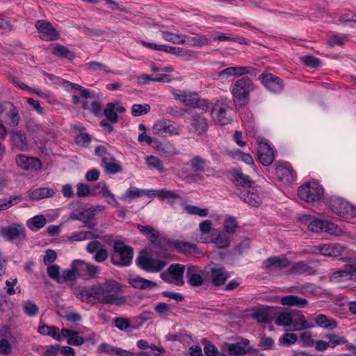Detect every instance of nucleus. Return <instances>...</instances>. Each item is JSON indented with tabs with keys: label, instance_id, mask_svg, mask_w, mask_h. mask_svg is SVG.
<instances>
[{
	"label": "nucleus",
	"instance_id": "obj_1",
	"mask_svg": "<svg viewBox=\"0 0 356 356\" xmlns=\"http://www.w3.org/2000/svg\"><path fill=\"white\" fill-rule=\"evenodd\" d=\"M95 300L109 305L121 306L126 302L124 296L120 295V284L115 280H106L95 285Z\"/></svg>",
	"mask_w": 356,
	"mask_h": 356
},
{
	"label": "nucleus",
	"instance_id": "obj_2",
	"mask_svg": "<svg viewBox=\"0 0 356 356\" xmlns=\"http://www.w3.org/2000/svg\"><path fill=\"white\" fill-rule=\"evenodd\" d=\"M114 252L111 257L113 264L117 266H129L133 259V250L123 242L115 241L113 245Z\"/></svg>",
	"mask_w": 356,
	"mask_h": 356
},
{
	"label": "nucleus",
	"instance_id": "obj_3",
	"mask_svg": "<svg viewBox=\"0 0 356 356\" xmlns=\"http://www.w3.org/2000/svg\"><path fill=\"white\" fill-rule=\"evenodd\" d=\"M329 209L343 218H350L355 216L356 210L348 202L340 197H333L327 202Z\"/></svg>",
	"mask_w": 356,
	"mask_h": 356
},
{
	"label": "nucleus",
	"instance_id": "obj_4",
	"mask_svg": "<svg viewBox=\"0 0 356 356\" xmlns=\"http://www.w3.org/2000/svg\"><path fill=\"white\" fill-rule=\"evenodd\" d=\"M298 194L300 199L312 202L321 198L323 195V188L318 183L309 181L298 188Z\"/></svg>",
	"mask_w": 356,
	"mask_h": 356
},
{
	"label": "nucleus",
	"instance_id": "obj_5",
	"mask_svg": "<svg viewBox=\"0 0 356 356\" xmlns=\"http://www.w3.org/2000/svg\"><path fill=\"white\" fill-rule=\"evenodd\" d=\"M220 350L222 356H243L250 353L252 348L249 340L243 339L235 343H225Z\"/></svg>",
	"mask_w": 356,
	"mask_h": 356
},
{
	"label": "nucleus",
	"instance_id": "obj_6",
	"mask_svg": "<svg viewBox=\"0 0 356 356\" xmlns=\"http://www.w3.org/2000/svg\"><path fill=\"white\" fill-rule=\"evenodd\" d=\"M202 273L205 280H211L214 286L224 284L229 277V274L224 268L215 264L206 266Z\"/></svg>",
	"mask_w": 356,
	"mask_h": 356
},
{
	"label": "nucleus",
	"instance_id": "obj_7",
	"mask_svg": "<svg viewBox=\"0 0 356 356\" xmlns=\"http://www.w3.org/2000/svg\"><path fill=\"white\" fill-rule=\"evenodd\" d=\"M185 270L184 265L179 264H172L169 266L168 272L161 274V278L165 282L177 286H182L184 284L183 276Z\"/></svg>",
	"mask_w": 356,
	"mask_h": 356
},
{
	"label": "nucleus",
	"instance_id": "obj_8",
	"mask_svg": "<svg viewBox=\"0 0 356 356\" xmlns=\"http://www.w3.org/2000/svg\"><path fill=\"white\" fill-rule=\"evenodd\" d=\"M254 86L248 77H243L236 81L232 89V95L238 99H246Z\"/></svg>",
	"mask_w": 356,
	"mask_h": 356
},
{
	"label": "nucleus",
	"instance_id": "obj_9",
	"mask_svg": "<svg viewBox=\"0 0 356 356\" xmlns=\"http://www.w3.org/2000/svg\"><path fill=\"white\" fill-rule=\"evenodd\" d=\"M35 26L39 32L43 34V35L40 36L42 40L54 41L60 38L59 33L50 22L40 19L36 21Z\"/></svg>",
	"mask_w": 356,
	"mask_h": 356
},
{
	"label": "nucleus",
	"instance_id": "obj_10",
	"mask_svg": "<svg viewBox=\"0 0 356 356\" xmlns=\"http://www.w3.org/2000/svg\"><path fill=\"white\" fill-rule=\"evenodd\" d=\"M0 234L7 241L25 239L26 229L22 224H13L1 229Z\"/></svg>",
	"mask_w": 356,
	"mask_h": 356
},
{
	"label": "nucleus",
	"instance_id": "obj_11",
	"mask_svg": "<svg viewBox=\"0 0 356 356\" xmlns=\"http://www.w3.org/2000/svg\"><path fill=\"white\" fill-rule=\"evenodd\" d=\"M236 195L245 203L252 207H258L261 202V197L258 190L252 186L246 189H238Z\"/></svg>",
	"mask_w": 356,
	"mask_h": 356
},
{
	"label": "nucleus",
	"instance_id": "obj_12",
	"mask_svg": "<svg viewBox=\"0 0 356 356\" xmlns=\"http://www.w3.org/2000/svg\"><path fill=\"white\" fill-rule=\"evenodd\" d=\"M138 264L142 269L150 273L160 271L166 266L165 261L147 256L140 257Z\"/></svg>",
	"mask_w": 356,
	"mask_h": 356
},
{
	"label": "nucleus",
	"instance_id": "obj_13",
	"mask_svg": "<svg viewBox=\"0 0 356 356\" xmlns=\"http://www.w3.org/2000/svg\"><path fill=\"white\" fill-rule=\"evenodd\" d=\"M258 159L263 165L268 166L274 161L275 156L270 145L265 141L258 142L257 147Z\"/></svg>",
	"mask_w": 356,
	"mask_h": 356
},
{
	"label": "nucleus",
	"instance_id": "obj_14",
	"mask_svg": "<svg viewBox=\"0 0 356 356\" xmlns=\"http://www.w3.org/2000/svg\"><path fill=\"white\" fill-rule=\"evenodd\" d=\"M152 131V134H179L180 129L173 121L162 119L155 122Z\"/></svg>",
	"mask_w": 356,
	"mask_h": 356
},
{
	"label": "nucleus",
	"instance_id": "obj_15",
	"mask_svg": "<svg viewBox=\"0 0 356 356\" xmlns=\"http://www.w3.org/2000/svg\"><path fill=\"white\" fill-rule=\"evenodd\" d=\"M355 276H356V260L346 265L344 269L334 272L330 275V280L333 281L345 282L352 280Z\"/></svg>",
	"mask_w": 356,
	"mask_h": 356
},
{
	"label": "nucleus",
	"instance_id": "obj_16",
	"mask_svg": "<svg viewBox=\"0 0 356 356\" xmlns=\"http://www.w3.org/2000/svg\"><path fill=\"white\" fill-rule=\"evenodd\" d=\"M15 161L17 166L25 170H38L42 168V163L39 159L24 154L17 155Z\"/></svg>",
	"mask_w": 356,
	"mask_h": 356
},
{
	"label": "nucleus",
	"instance_id": "obj_17",
	"mask_svg": "<svg viewBox=\"0 0 356 356\" xmlns=\"http://www.w3.org/2000/svg\"><path fill=\"white\" fill-rule=\"evenodd\" d=\"M275 170L280 180L285 184H291L296 179V174L288 163L277 165Z\"/></svg>",
	"mask_w": 356,
	"mask_h": 356
},
{
	"label": "nucleus",
	"instance_id": "obj_18",
	"mask_svg": "<svg viewBox=\"0 0 356 356\" xmlns=\"http://www.w3.org/2000/svg\"><path fill=\"white\" fill-rule=\"evenodd\" d=\"M262 83L273 92H280L284 88V83L278 76L273 74H262L260 76Z\"/></svg>",
	"mask_w": 356,
	"mask_h": 356
},
{
	"label": "nucleus",
	"instance_id": "obj_19",
	"mask_svg": "<svg viewBox=\"0 0 356 356\" xmlns=\"http://www.w3.org/2000/svg\"><path fill=\"white\" fill-rule=\"evenodd\" d=\"M202 273L203 271L197 266H188L186 274L188 282L193 286L202 285L205 280Z\"/></svg>",
	"mask_w": 356,
	"mask_h": 356
},
{
	"label": "nucleus",
	"instance_id": "obj_20",
	"mask_svg": "<svg viewBox=\"0 0 356 356\" xmlns=\"http://www.w3.org/2000/svg\"><path fill=\"white\" fill-rule=\"evenodd\" d=\"M308 227L311 231L314 232L325 231L337 235L341 232V231L339 229L334 223L321 220L312 221L309 224Z\"/></svg>",
	"mask_w": 356,
	"mask_h": 356
},
{
	"label": "nucleus",
	"instance_id": "obj_21",
	"mask_svg": "<svg viewBox=\"0 0 356 356\" xmlns=\"http://www.w3.org/2000/svg\"><path fill=\"white\" fill-rule=\"evenodd\" d=\"M232 181L236 187L246 189L252 186V181L248 175L243 173L241 168H234L231 171Z\"/></svg>",
	"mask_w": 356,
	"mask_h": 356
},
{
	"label": "nucleus",
	"instance_id": "obj_22",
	"mask_svg": "<svg viewBox=\"0 0 356 356\" xmlns=\"http://www.w3.org/2000/svg\"><path fill=\"white\" fill-rule=\"evenodd\" d=\"M289 264L290 262L285 256L270 257L264 262V268L270 271L286 268Z\"/></svg>",
	"mask_w": 356,
	"mask_h": 356
},
{
	"label": "nucleus",
	"instance_id": "obj_23",
	"mask_svg": "<svg viewBox=\"0 0 356 356\" xmlns=\"http://www.w3.org/2000/svg\"><path fill=\"white\" fill-rule=\"evenodd\" d=\"M97 351L99 353H104L111 356H135L136 355L134 352L115 347L106 343L99 345Z\"/></svg>",
	"mask_w": 356,
	"mask_h": 356
},
{
	"label": "nucleus",
	"instance_id": "obj_24",
	"mask_svg": "<svg viewBox=\"0 0 356 356\" xmlns=\"http://www.w3.org/2000/svg\"><path fill=\"white\" fill-rule=\"evenodd\" d=\"M102 166L108 174H116L122 171L120 163L111 155H105L102 159Z\"/></svg>",
	"mask_w": 356,
	"mask_h": 356
},
{
	"label": "nucleus",
	"instance_id": "obj_25",
	"mask_svg": "<svg viewBox=\"0 0 356 356\" xmlns=\"http://www.w3.org/2000/svg\"><path fill=\"white\" fill-rule=\"evenodd\" d=\"M5 111L6 113L7 120L6 124L11 127H15L18 125L19 120V115L16 106L11 102H5Z\"/></svg>",
	"mask_w": 356,
	"mask_h": 356
},
{
	"label": "nucleus",
	"instance_id": "obj_26",
	"mask_svg": "<svg viewBox=\"0 0 356 356\" xmlns=\"http://www.w3.org/2000/svg\"><path fill=\"white\" fill-rule=\"evenodd\" d=\"M229 235L219 229H213L211 233V242L218 248H226L229 245Z\"/></svg>",
	"mask_w": 356,
	"mask_h": 356
},
{
	"label": "nucleus",
	"instance_id": "obj_27",
	"mask_svg": "<svg viewBox=\"0 0 356 356\" xmlns=\"http://www.w3.org/2000/svg\"><path fill=\"white\" fill-rule=\"evenodd\" d=\"M56 193L54 188L41 187L29 191V196L32 200H40L44 198L51 197Z\"/></svg>",
	"mask_w": 356,
	"mask_h": 356
},
{
	"label": "nucleus",
	"instance_id": "obj_28",
	"mask_svg": "<svg viewBox=\"0 0 356 356\" xmlns=\"http://www.w3.org/2000/svg\"><path fill=\"white\" fill-rule=\"evenodd\" d=\"M313 322L315 325H316L327 330H333L338 326L334 319L321 314L313 317Z\"/></svg>",
	"mask_w": 356,
	"mask_h": 356
},
{
	"label": "nucleus",
	"instance_id": "obj_29",
	"mask_svg": "<svg viewBox=\"0 0 356 356\" xmlns=\"http://www.w3.org/2000/svg\"><path fill=\"white\" fill-rule=\"evenodd\" d=\"M290 273L295 275H314L316 273V270L313 267L309 266L306 261H300L296 264L290 268Z\"/></svg>",
	"mask_w": 356,
	"mask_h": 356
},
{
	"label": "nucleus",
	"instance_id": "obj_30",
	"mask_svg": "<svg viewBox=\"0 0 356 356\" xmlns=\"http://www.w3.org/2000/svg\"><path fill=\"white\" fill-rule=\"evenodd\" d=\"M321 254L325 257H338L343 254L345 248L338 243L322 244Z\"/></svg>",
	"mask_w": 356,
	"mask_h": 356
},
{
	"label": "nucleus",
	"instance_id": "obj_31",
	"mask_svg": "<svg viewBox=\"0 0 356 356\" xmlns=\"http://www.w3.org/2000/svg\"><path fill=\"white\" fill-rule=\"evenodd\" d=\"M10 141L14 148L21 151H27L32 146L26 135H11Z\"/></svg>",
	"mask_w": 356,
	"mask_h": 356
},
{
	"label": "nucleus",
	"instance_id": "obj_32",
	"mask_svg": "<svg viewBox=\"0 0 356 356\" xmlns=\"http://www.w3.org/2000/svg\"><path fill=\"white\" fill-rule=\"evenodd\" d=\"M129 283L133 287L140 289H150L156 286V282L146 280L140 276L130 278Z\"/></svg>",
	"mask_w": 356,
	"mask_h": 356
},
{
	"label": "nucleus",
	"instance_id": "obj_33",
	"mask_svg": "<svg viewBox=\"0 0 356 356\" xmlns=\"http://www.w3.org/2000/svg\"><path fill=\"white\" fill-rule=\"evenodd\" d=\"M150 195L156 196L158 197L163 198L168 200V202L172 204L174 200L179 198V194L175 191H170L167 189H160V190H152L149 191Z\"/></svg>",
	"mask_w": 356,
	"mask_h": 356
},
{
	"label": "nucleus",
	"instance_id": "obj_34",
	"mask_svg": "<svg viewBox=\"0 0 356 356\" xmlns=\"http://www.w3.org/2000/svg\"><path fill=\"white\" fill-rule=\"evenodd\" d=\"M92 229V231L88 232H74L69 237V240L70 241H81L98 238L100 232L98 229Z\"/></svg>",
	"mask_w": 356,
	"mask_h": 356
},
{
	"label": "nucleus",
	"instance_id": "obj_35",
	"mask_svg": "<svg viewBox=\"0 0 356 356\" xmlns=\"http://www.w3.org/2000/svg\"><path fill=\"white\" fill-rule=\"evenodd\" d=\"M191 126L194 132L202 134L208 130L209 124L207 120L200 115H194L192 118Z\"/></svg>",
	"mask_w": 356,
	"mask_h": 356
},
{
	"label": "nucleus",
	"instance_id": "obj_36",
	"mask_svg": "<svg viewBox=\"0 0 356 356\" xmlns=\"http://www.w3.org/2000/svg\"><path fill=\"white\" fill-rule=\"evenodd\" d=\"M47 224V219L43 215H37L26 221V226L33 232H37Z\"/></svg>",
	"mask_w": 356,
	"mask_h": 356
},
{
	"label": "nucleus",
	"instance_id": "obj_37",
	"mask_svg": "<svg viewBox=\"0 0 356 356\" xmlns=\"http://www.w3.org/2000/svg\"><path fill=\"white\" fill-rule=\"evenodd\" d=\"M281 303L283 305L287 306H298L304 307L308 303L307 300L305 298H300L297 296H286L281 298Z\"/></svg>",
	"mask_w": 356,
	"mask_h": 356
},
{
	"label": "nucleus",
	"instance_id": "obj_38",
	"mask_svg": "<svg viewBox=\"0 0 356 356\" xmlns=\"http://www.w3.org/2000/svg\"><path fill=\"white\" fill-rule=\"evenodd\" d=\"M138 228L141 233L145 234L146 237L154 244L160 245L159 232L151 227H145L138 225Z\"/></svg>",
	"mask_w": 356,
	"mask_h": 356
},
{
	"label": "nucleus",
	"instance_id": "obj_39",
	"mask_svg": "<svg viewBox=\"0 0 356 356\" xmlns=\"http://www.w3.org/2000/svg\"><path fill=\"white\" fill-rule=\"evenodd\" d=\"M97 188H101V193L104 198H106L108 204L118 207L119 203L115 198L114 195L108 189V187L105 182H99L96 185Z\"/></svg>",
	"mask_w": 356,
	"mask_h": 356
},
{
	"label": "nucleus",
	"instance_id": "obj_40",
	"mask_svg": "<svg viewBox=\"0 0 356 356\" xmlns=\"http://www.w3.org/2000/svg\"><path fill=\"white\" fill-rule=\"evenodd\" d=\"M293 323L296 330H301L315 327L313 318L306 319L302 314L298 315L297 318L293 321Z\"/></svg>",
	"mask_w": 356,
	"mask_h": 356
},
{
	"label": "nucleus",
	"instance_id": "obj_41",
	"mask_svg": "<svg viewBox=\"0 0 356 356\" xmlns=\"http://www.w3.org/2000/svg\"><path fill=\"white\" fill-rule=\"evenodd\" d=\"M51 53L57 57L72 60L75 58V54L70 51L66 47L61 44H56L51 49Z\"/></svg>",
	"mask_w": 356,
	"mask_h": 356
},
{
	"label": "nucleus",
	"instance_id": "obj_42",
	"mask_svg": "<svg viewBox=\"0 0 356 356\" xmlns=\"http://www.w3.org/2000/svg\"><path fill=\"white\" fill-rule=\"evenodd\" d=\"M95 285L92 286L80 287L77 289L76 296L82 301L95 300Z\"/></svg>",
	"mask_w": 356,
	"mask_h": 356
},
{
	"label": "nucleus",
	"instance_id": "obj_43",
	"mask_svg": "<svg viewBox=\"0 0 356 356\" xmlns=\"http://www.w3.org/2000/svg\"><path fill=\"white\" fill-rule=\"evenodd\" d=\"M173 246L181 252L192 254L197 251L195 244L182 241H175L173 242Z\"/></svg>",
	"mask_w": 356,
	"mask_h": 356
},
{
	"label": "nucleus",
	"instance_id": "obj_44",
	"mask_svg": "<svg viewBox=\"0 0 356 356\" xmlns=\"http://www.w3.org/2000/svg\"><path fill=\"white\" fill-rule=\"evenodd\" d=\"M251 69L252 68L250 67H229L218 72V75L222 76L226 74L228 76H241L244 74L250 73Z\"/></svg>",
	"mask_w": 356,
	"mask_h": 356
},
{
	"label": "nucleus",
	"instance_id": "obj_45",
	"mask_svg": "<svg viewBox=\"0 0 356 356\" xmlns=\"http://www.w3.org/2000/svg\"><path fill=\"white\" fill-rule=\"evenodd\" d=\"M38 332L45 336H50L56 340L60 341L61 336L59 334V329L55 326L41 325L38 327Z\"/></svg>",
	"mask_w": 356,
	"mask_h": 356
},
{
	"label": "nucleus",
	"instance_id": "obj_46",
	"mask_svg": "<svg viewBox=\"0 0 356 356\" xmlns=\"http://www.w3.org/2000/svg\"><path fill=\"white\" fill-rule=\"evenodd\" d=\"M79 220L85 224L86 227L90 229H94L96 226V222L92 221L94 217V212L91 211V209H86L81 212H79Z\"/></svg>",
	"mask_w": 356,
	"mask_h": 356
},
{
	"label": "nucleus",
	"instance_id": "obj_47",
	"mask_svg": "<svg viewBox=\"0 0 356 356\" xmlns=\"http://www.w3.org/2000/svg\"><path fill=\"white\" fill-rule=\"evenodd\" d=\"M144 195H150L149 191L140 190L136 187H131L127 189L126 193L122 196L121 199L124 200H131Z\"/></svg>",
	"mask_w": 356,
	"mask_h": 356
},
{
	"label": "nucleus",
	"instance_id": "obj_48",
	"mask_svg": "<svg viewBox=\"0 0 356 356\" xmlns=\"http://www.w3.org/2000/svg\"><path fill=\"white\" fill-rule=\"evenodd\" d=\"M180 101L186 106H190L194 108L200 106L199 104L200 98L196 93L181 95L180 97Z\"/></svg>",
	"mask_w": 356,
	"mask_h": 356
},
{
	"label": "nucleus",
	"instance_id": "obj_49",
	"mask_svg": "<svg viewBox=\"0 0 356 356\" xmlns=\"http://www.w3.org/2000/svg\"><path fill=\"white\" fill-rule=\"evenodd\" d=\"M229 154L234 159L243 161L246 164L252 165L254 163V160L249 154L243 153L239 150H232L229 152Z\"/></svg>",
	"mask_w": 356,
	"mask_h": 356
},
{
	"label": "nucleus",
	"instance_id": "obj_50",
	"mask_svg": "<svg viewBox=\"0 0 356 356\" xmlns=\"http://www.w3.org/2000/svg\"><path fill=\"white\" fill-rule=\"evenodd\" d=\"M183 38L185 40L187 38L189 44L195 47H202L203 45H209L211 43V40L207 38L204 35L196 36V37H188L183 35Z\"/></svg>",
	"mask_w": 356,
	"mask_h": 356
},
{
	"label": "nucleus",
	"instance_id": "obj_51",
	"mask_svg": "<svg viewBox=\"0 0 356 356\" xmlns=\"http://www.w3.org/2000/svg\"><path fill=\"white\" fill-rule=\"evenodd\" d=\"M104 114L110 122L116 123L118 122V115L115 111V106L113 102L106 104Z\"/></svg>",
	"mask_w": 356,
	"mask_h": 356
},
{
	"label": "nucleus",
	"instance_id": "obj_52",
	"mask_svg": "<svg viewBox=\"0 0 356 356\" xmlns=\"http://www.w3.org/2000/svg\"><path fill=\"white\" fill-rule=\"evenodd\" d=\"M216 111V115L214 117L215 121L219 125H225L227 124L229 121V119L226 117V109L223 107H220L217 108L214 107L213 109V113Z\"/></svg>",
	"mask_w": 356,
	"mask_h": 356
},
{
	"label": "nucleus",
	"instance_id": "obj_53",
	"mask_svg": "<svg viewBox=\"0 0 356 356\" xmlns=\"http://www.w3.org/2000/svg\"><path fill=\"white\" fill-rule=\"evenodd\" d=\"M159 152L166 156H172L177 154V149L170 143H159L155 145Z\"/></svg>",
	"mask_w": 356,
	"mask_h": 356
},
{
	"label": "nucleus",
	"instance_id": "obj_54",
	"mask_svg": "<svg viewBox=\"0 0 356 356\" xmlns=\"http://www.w3.org/2000/svg\"><path fill=\"white\" fill-rule=\"evenodd\" d=\"M184 211L190 215H195L200 217H206L209 214V210L207 208H199L193 205L184 206Z\"/></svg>",
	"mask_w": 356,
	"mask_h": 356
},
{
	"label": "nucleus",
	"instance_id": "obj_55",
	"mask_svg": "<svg viewBox=\"0 0 356 356\" xmlns=\"http://www.w3.org/2000/svg\"><path fill=\"white\" fill-rule=\"evenodd\" d=\"M145 163L149 168H155L159 172L164 170L162 161L154 156H148L145 158Z\"/></svg>",
	"mask_w": 356,
	"mask_h": 356
},
{
	"label": "nucleus",
	"instance_id": "obj_56",
	"mask_svg": "<svg viewBox=\"0 0 356 356\" xmlns=\"http://www.w3.org/2000/svg\"><path fill=\"white\" fill-rule=\"evenodd\" d=\"M223 232L227 233L228 235H232L234 234L236 229L237 228V222L234 217H229L225 219L223 222Z\"/></svg>",
	"mask_w": 356,
	"mask_h": 356
},
{
	"label": "nucleus",
	"instance_id": "obj_57",
	"mask_svg": "<svg viewBox=\"0 0 356 356\" xmlns=\"http://www.w3.org/2000/svg\"><path fill=\"white\" fill-rule=\"evenodd\" d=\"M20 200H22V197L20 196H11L8 199H0V211L8 209L10 207L16 204Z\"/></svg>",
	"mask_w": 356,
	"mask_h": 356
},
{
	"label": "nucleus",
	"instance_id": "obj_58",
	"mask_svg": "<svg viewBox=\"0 0 356 356\" xmlns=\"http://www.w3.org/2000/svg\"><path fill=\"white\" fill-rule=\"evenodd\" d=\"M298 340V337L293 333H285L282 334L279 340V344L282 346H289L294 344Z\"/></svg>",
	"mask_w": 356,
	"mask_h": 356
},
{
	"label": "nucleus",
	"instance_id": "obj_59",
	"mask_svg": "<svg viewBox=\"0 0 356 356\" xmlns=\"http://www.w3.org/2000/svg\"><path fill=\"white\" fill-rule=\"evenodd\" d=\"M77 275L75 273L74 268H72V265L71 264L70 268L65 270L62 272L61 277H59L58 283L62 284L66 281H73L76 280Z\"/></svg>",
	"mask_w": 356,
	"mask_h": 356
},
{
	"label": "nucleus",
	"instance_id": "obj_60",
	"mask_svg": "<svg viewBox=\"0 0 356 356\" xmlns=\"http://www.w3.org/2000/svg\"><path fill=\"white\" fill-rule=\"evenodd\" d=\"M293 323L291 315L289 313H281L275 320V323L280 326H288Z\"/></svg>",
	"mask_w": 356,
	"mask_h": 356
},
{
	"label": "nucleus",
	"instance_id": "obj_61",
	"mask_svg": "<svg viewBox=\"0 0 356 356\" xmlns=\"http://www.w3.org/2000/svg\"><path fill=\"white\" fill-rule=\"evenodd\" d=\"M150 111V106L147 104H134L131 108V114L134 116H140Z\"/></svg>",
	"mask_w": 356,
	"mask_h": 356
},
{
	"label": "nucleus",
	"instance_id": "obj_62",
	"mask_svg": "<svg viewBox=\"0 0 356 356\" xmlns=\"http://www.w3.org/2000/svg\"><path fill=\"white\" fill-rule=\"evenodd\" d=\"M77 277H86V262L81 260H75L72 263Z\"/></svg>",
	"mask_w": 356,
	"mask_h": 356
},
{
	"label": "nucleus",
	"instance_id": "obj_63",
	"mask_svg": "<svg viewBox=\"0 0 356 356\" xmlns=\"http://www.w3.org/2000/svg\"><path fill=\"white\" fill-rule=\"evenodd\" d=\"M325 338L329 339L328 345L330 348H334L337 346L345 344L347 340L343 337H340L336 334H327Z\"/></svg>",
	"mask_w": 356,
	"mask_h": 356
},
{
	"label": "nucleus",
	"instance_id": "obj_64",
	"mask_svg": "<svg viewBox=\"0 0 356 356\" xmlns=\"http://www.w3.org/2000/svg\"><path fill=\"white\" fill-rule=\"evenodd\" d=\"M24 313L29 316H34L38 312V307L33 301L27 300L23 303Z\"/></svg>",
	"mask_w": 356,
	"mask_h": 356
}]
</instances>
